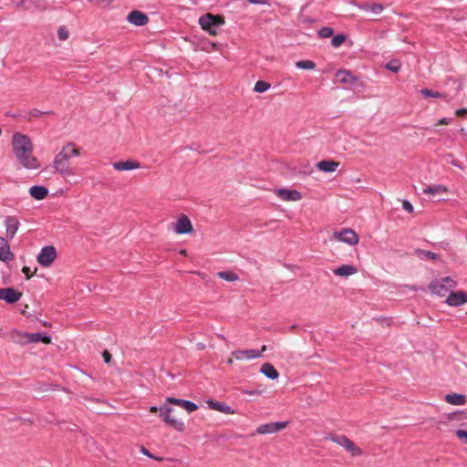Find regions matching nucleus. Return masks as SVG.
<instances>
[{
	"label": "nucleus",
	"mask_w": 467,
	"mask_h": 467,
	"mask_svg": "<svg viewBox=\"0 0 467 467\" xmlns=\"http://www.w3.org/2000/svg\"><path fill=\"white\" fill-rule=\"evenodd\" d=\"M23 273L25 274L26 279H29V267L28 266L23 267Z\"/></svg>",
	"instance_id": "3c124183"
},
{
	"label": "nucleus",
	"mask_w": 467,
	"mask_h": 467,
	"mask_svg": "<svg viewBox=\"0 0 467 467\" xmlns=\"http://www.w3.org/2000/svg\"><path fill=\"white\" fill-rule=\"evenodd\" d=\"M316 166L321 171L334 172L339 166V163L334 161H318Z\"/></svg>",
	"instance_id": "4be33fe9"
},
{
	"label": "nucleus",
	"mask_w": 467,
	"mask_h": 467,
	"mask_svg": "<svg viewBox=\"0 0 467 467\" xmlns=\"http://www.w3.org/2000/svg\"><path fill=\"white\" fill-rule=\"evenodd\" d=\"M152 459L157 460V461H162L163 460V458H160V457H157V456H154V455H153Z\"/></svg>",
	"instance_id": "bf43d9fd"
},
{
	"label": "nucleus",
	"mask_w": 467,
	"mask_h": 467,
	"mask_svg": "<svg viewBox=\"0 0 467 467\" xmlns=\"http://www.w3.org/2000/svg\"><path fill=\"white\" fill-rule=\"evenodd\" d=\"M451 164H452L453 166L460 167V165H459V164L457 163V161H451Z\"/></svg>",
	"instance_id": "4d7b16f0"
},
{
	"label": "nucleus",
	"mask_w": 467,
	"mask_h": 467,
	"mask_svg": "<svg viewBox=\"0 0 467 467\" xmlns=\"http://www.w3.org/2000/svg\"><path fill=\"white\" fill-rule=\"evenodd\" d=\"M158 410H160V409H159V408H157L156 406H151V407L150 408V412H157Z\"/></svg>",
	"instance_id": "603ef678"
},
{
	"label": "nucleus",
	"mask_w": 467,
	"mask_h": 467,
	"mask_svg": "<svg viewBox=\"0 0 467 467\" xmlns=\"http://www.w3.org/2000/svg\"><path fill=\"white\" fill-rule=\"evenodd\" d=\"M462 415H466V416H464V419H467V413H464V412H463V414H462Z\"/></svg>",
	"instance_id": "0e129e2a"
},
{
	"label": "nucleus",
	"mask_w": 467,
	"mask_h": 467,
	"mask_svg": "<svg viewBox=\"0 0 467 467\" xmlns=\"http://www.w3.org/2000/svg\"><path fill=\"white\" fill-rule=\"evenodd\" d=\"M166 402H168L170 404H173V405H178V406L183 408L188 412H192L198 409V406L190 400L176 399V398H172V397L167 398Z\"/></svg>",
	"instance_id": "dca6fc26"
},
{
	"label": "nucleus",
	"mask_w": 467,
	"mask_h": 467,
	"mask_svg": "<svg viewBox=\"0 0 467 467\" xmlns=\"http://www.w3.org/2000/svg\"><path fill=\"white\" fill-rule=\"evenodd\" d=\"M333 35V29L331 27H322L319 30V36L323 38L330 37Z\"/></svg>",
	"instance_id": "58836bf2"
},
{
	"label": "nucleus",
	"mask_w": 467,
	"mask_h": 467,
	"mask_svg": "<svg viewBox=\"0 0 467 467\" xmlns=\"http://www.w3.org/2000/svg\"><path fill=\"white\" fill-rule=\"evenodd\" d=\"M455 114L458 117H463L465 114H467V109H459L455 111Z\"/></svg>",
	"instance_id": "de8ad7c7"
},
{
	"label": "nucleus",
	"mask_w": 467,
	"mask_h": 467,
	"mask_svg": "<svg viewBox=\"0 0 467 467\" xmlns=\"http://www.w3.org/2000/svg\"><path fill=\"white\" fill-rule=\"evenodd\" d=\"M21 296L22 293L13 287L0 288V300H3L7 304H14L17 302Z\"/></svg>",
	"instance_id": "ddd939ff"
},
{
	"label": "nucleus",
	"mask_w": 467,
	"mask_h": 467,
	"mask_svg": "<svg viewBox=\"0 0 467 467\" xmlns=\"http://www.w3.org/2000/svg\"><path fill=\"white\" fill-rule=\"evenodd\" d=\"M463 414L462 411H455L446 415L448 420H461V416Z\"/></svg>",
	"instance_id": "79ce46f5"
},
{
	"label": "nucleus",
	"mask_w": 467,
	"mask_h": 467,
	"mask_svg": "<svg viewBox=\"0 0 467 467\" xmlns=\"http://www.w3.org/2000/svg\"><path fill=\"white\" fill-rule=\"evenodd\" d=\"M444 400L451 405L462 406L466 403L467 398L463 394L452 392L445 395Z\"/></svg>",
	"instance_id": "6ab92c4d"
},
{
	"label": "nucleus",
	"mask_w": 467,
	"mask_h": 467,
	"mask_svg": "<svg viewBox=\"0 0 467 467\" xmlns=\"http://www.w3.org/2000/svg\"><path fill=\"white\" fill-rule=\"evenodd\" d=\"M386 68L394 73H398L400 69V63L399 60H391L387 63Z\"/></svg>",
	"instance_id": "f704fd0d"
},
{
	"label": "nucleus",
	"mask_w": 467,
	"mask_h": 467,
	"mask_svg": "<svg viewBox=\"0 0 467 467\" xmlns=\"http://www.w3.org/2000/svg\"><path fill=\"white\" fill-rule=\"evenodd\" d=\"M333 273L337 276L348 277L358 273L356 266L351 265H342L333 270Z\"/></svg>",
	"instance_id": "aec40b11"
},
{
	"label": "nucleus",
	"mask_w": 467,
	"mask_h": 467,
	"mask_svg": "<svg viewBox=\"0 0 467 467\" xmlns=\"http://www.w3.org/2000/svg\"><path fill=\"white\" fill-rule=\"evenodd\" d=\"M270 88V84L264 81V80H258L254 88V90L257 93H263L265 92Z\"/></svg>",
	"instance_id": "72a5a7b5"
},
{
	"label": "nucleus",
	"mask_w": 467,
	"mask_h": 467,
	"mask_svg": "<svg viewBox=\"0 0 467 467\" xmlns=\"http://www.w3.org/2000/svg\"><path fill=\"white\" fill-rule=\"evenodd\" d=\"M421 258L430 259V260H436L439 258V255L435 253L430 252V251H420Z\"/></svg>",
	"instance_id": "4c0bfd02"
},
{
	"label": "nucleus",
	"mask_w": 467,
	"mask_h": 467,
	"mask_svg": "<svg viewBox=\"0 0 467 467\" xmlns=\"http://www.w3.org/2000/svg\"><path fill=\"white\" fill-rule=\"evenodd\" d=\"M330 439L332 441L343 447L352 456H359L362 454L361 449L346 436H332Z\"/></svg>",
	"instance_id": "6e6552de"
},
{
	"label": "nucleus",
	"mask_w": 467,
	"mask_h": 467,
	"mask_svg": "<svg viewBox=\"0 0 467 467\" xmlns=\"http://www.w3.org/2000/svg\"><path fill=\"white\" fill-rule=\"evenodd\" d=\"M288 425L287 421H276L262 424L256 428L257 434H272L285 429Z\"/></svg>",
	"instance_id": "9d476101"
},
{
	"label": "nucleus",
	"mask_w": 467,
	"mask_h": 467,
	"mask_svg": "<svg viewBox=\"0 0 467 467\" xmlns=\"http://www.w3.org/2000/svg\"><path fill=\"white\" fill-rule=\"evenodd\" d=\"M224 24V18L219 15L207 13L199 17V25L211 36L218 35V29Z\"/></svg>",
	"instance_id": "20e7f679"
},
{
	"label": "nucleus",
	"mask_w": 467,
	"mask_h": 467,
	"mask_svg": "<svg viewBox=\"0 0 467 467\" xmlns=\"http://www.w3.org/2000/svg\"><path fill=\"white\" fill-rule=\"evenodd\" d=\"M31 327H33L34 329H36L37 328V323H34V325H31Z\"/></svg>",
	"instance_id": "052dcab7"
},
{
	"label": "nucleus",
	"mask_w": 467,
	"mask_h": 467,
	"mask_svg": "<svg viewBox=\"0 0 467 467\" xmlns=\"http://www.w3.org/2000/svg\"><path fill=\"white\" fill-rule=\"evenodd\" d=\"M217 275L225 280V281H228V282H234V281H237L239 280V276L237 274H235L234 272L233 271H223V272H218L217 273Z\"/></svg>",
	"instance_id": "2f4dec72"
},
{
	"label": "nucleus",
	"mask_w": 467,
	"mask_h": 467,
	"mask_svg": "<svg viewBox=\"0 0 467 467\" xmlns=\"http://www.w3.org/2000/svg\"><path fill=\"white\" fill-rule=\"evenodd\" d=\"M445 302L450 306H460L467 303V293L463 291H451V293L446 297Z\"/></svg>",
	"instance_id": "4468645a"
},
{
	"label": "nucleus",
	"mask_w": 467,
	"mask_h": 467,
	"mask_svg": "<svg viewBox=\"0 0 467 467\" xmlns=\"http://www.w3.org/2000/svg\"><path fill=\"white\" fill-rule=\"evenodd\" d=\"M265 349L266 346H263L262 350L260 351L255 349L235 350L232 352V356L238 360L254 359L260 358Z\"/></svg>",
	"instance_id": "f8f14e48"
},
{
	"label": "nucleus",
	"mask_w": 467,
	"mask_h": 467,
	"mask_svg": "<svg viewBox=\"0 0 467 467\" xmlns=\"http://www.w3.org/2000/svg\"><path fill=\"white\" fill-rule=\"evenodd\" d=\"M13 340L16 343L26 345L29 343V334L22 333L20 331L15 330L11 334Z\"/></svg>",
	"instance_id": "c756f323"
},
{
	"label": "nucleus",
	"mask_w": 467,
	"mask_h": 467,
	"mask_svg": "<svg viewBox=\"0 0 467 467\" xmlns=\"http://www.w3.org/2000/svg\"><path fill=\"white\" fill-rule=\"evenodd\" d=\"M102 357H103V359H104L105 363H109L110 358H111V355L109 354V352L108 350H105L102 353Z\"/></svg>",
	"instance_id": "49530a36"
},
{
	"label": "nucleus",
	"mask_w": 467,
	"mask_h": 467,
	"mask_svg": "<svg viewBox=\"0 0 467 467\" xmlns=\"http://www.w3.org/2000/svg\"><path fill=\"white\" fill-rule=\"evenodd\" d=\"M420 92L426 99H428V98L442 99L446 102L451 101V99L445 93H441V92L434 91V90L429 89V88H421Z\"/></svg>",
	"instance_id": "b1692460"
},
{
	"label": "nucleus",
	"mask_w": 467,
	"mask_h": 467,
	"mask_svg": "<svg viewBox=\"0 0 467 467\" xmlns=\"http://www.w3.org/2000/svg\"><path fill=\"white\" fill-rule=\"evenodd\" d=\"M296 67L300 69H314L316 64L311 60H299L296 63Z\"/></svg>",
	"instance_id": "473e14b6"
},
{
	"label": "nucleus",
	"mask_w": 467,
	"mask_h": 467,
	"mask_svg": "<svg viewBox=\"0 0 467 467\" xmlns=\"http://www.w3.org/2000/svg\"><path fill=\"white\" fill-rule=\"evenodd\" d=\"M79 155L80 150L77 148L76 144L74 142H67L54 157L52 166L55 172L64 179L75 175L73 169L70 167L69 160Z\"/></svg>",
	"instance_id": "f257e3e1"
},
{
	"label": "nucleus",
	"mask_w": 467,
	"mask_h": 467,
	"mask_svg": "<svg viewBox=\"0 0 467 467\" xmlns=\"http://www.w3.org/2000/svg\"><path fill=\"white\" fill-rule=\"evenodd\" d=\"M455 435L458 439L462 441L464 443H467V431L464 430H457L455 431Z\"/></svg>",
	"instance_id": "ea45409f"
},
{
	"label": "nucleus",
	"mask_w": 467,
	"mask_h": 467,
	"mask_svg": "<svg viewBox=\"0 0 467 467\" xmlns=\"http://www.w3.org/2000/svg\"><path fill=\"white\" fill-rule=\"evenodd\" d=\"M12 150L16 160L26 168L29 167V139L16 132L12 138Z\"/></svg>",
	"instance_id": "f03ea898"
},
{
	"label": "nucleus",
	"mask_w": 467,
	"mask_h": 467,
	"mask_svg": "<svg viewBox=\"0 0 467 467\" xmlns=\"http://www.w3.org/2000/svg\"><path fill=\"white\" fill-rule=\"evenodd\" d=\"M40 167V163L38 161L31 156V169H38Z\"/></svg>",
	"instance_id": "a18cd8bd"
},
{
	"label": "nucleus",
	"mask_w": 467,
	"mask_h": 467,
	"mask_svg": "<svg viewBox=\"0 0 467 467\" xmlns=\"http://www.w3.org/2000/svg\"><path fill=\"white\" fill-rule=\"evenodd\" d=\"M211 47H212L213 50H217L218 49V46L215 43H211Z\"/></svg>",
	"instance_id": "864d4df0"
},
{
	"label": "nucleus",
	"mask_w": 467,
	"mask_h": 467,
	"mask_svg": "<svg viewBox=\"0 0 467 467\" xmlns=\"http://www.w3.org/2000/svg\"><path fill=\"white\" fill-rule=\"evenodd\" d=\"M6 235L10 238L14 237L18 228V221L15 217H7L5 220Z\"/></svg>",
	"instance_id": "bb28decb"
},
{
	"label": "nucleus",
	"mask_w": 467,
	"mask_h": 467,
	"mask_svg": "<svg viewBox=\"0 0 467 467\" xmlns=\"http://www.w3.org/2000/svg\"><path fill=\"white\" fill-rule=\"evenodd\" d=\"M447 186L443 184H435V185H428L423 190L422 192L428 195H437L448 192Z\"/></svg>",
	"instance_id": "5701e85b"
},
{
	"label": "nucleus",
	"mask_w": 467,
	"mask_h": 467,
	"mask_svg": "<svg viewBox=\"0 0 467 467\" xmlns=\"http://www.w3.org/2000/svg\"><path fill=\"white\" fill-rule=\"evenodd\" d=\"M337 81L346 85H353L357 82L358 78L354 77L351 72L348 70H338L336 73Z\"/></svg>",
	"instance_id": "a211bd4d"
},
{
	"label": "nucleus",
	"mask_w": 467,
	"mask_h": 467,
	"mask_svg": "<svg viewBox=\"0 0 467 467\" xmlns=\"http://www.w3.org/2000/svg\"><path fill=\"white\" fill-rule=\"evenodd\" d=\"M52 341L51 336L47 332H31V345L43 343L49 345Z\"/></svg>",
	"instance_id": "412c9836"
},
{
	"label": "nucleus",
	"mask_w": 467,
	"mask_h": 467,
	"mask_svg": "<svg viewBox=\"0 0 467 467\" xmlns=\"http://www.w3.org/2000/svg\"><path fill=\"white\" fill-rule=\"evenodd\" d=\"M172 231L177 234H187L193 232V226L187 215H181L171 226Z\"/></svg>",
	"instance_id": "1a4fd4ad"
},
{
	"label": "nucleus",
	"mask_w": 467,
	"mask_h": 467,
	"mask_svg": "<svg viewBox=\"0 0 467 467\" xmlns=\"http://www.w3.org/2000/svg\"><path fill=\"white\" fill-rule=\"evenodd\" d=\"M57 257V252L55 246H44L36 255V262L42 267H50Z\"/></svg>",
	"instance_id": "39448f33"
},
{
	"label": "nucleus",
	"mask_w": 467,
	"mask_h": 467,
	"mask_svg": "<svg viewBox=\"0 0 467 467\" xmlns=\"http://www.w3.org/2000/svg\"><path fill=\"white\" fill-rule=\"evenodd\" d=\"M332 239L348 245H356L359 242L358 234L350 228H344L341 231L334 232Z\"/></svg>",
	"instance_id": "423d86ee"
},
{
	"label": "nucleus",
	"mask_w": 467,
	"mask_h": 467,
	"mask_svg": "<svg viewBox=\"0 0 467 467\" xmlns=\"http://www.w3.org/2000/svg\"><path fill=\"white\" fill-rule=\"evenodd\" d=\"M346 41V36L344 35H337L333 36L331 40V44L334 47H340Z\"/></svg>",
	"instance_id": "c9c22d12"
},
{
	"label": "nucleus",
	"mask_w": 467,
	"mask_h": 467,
	"mask_svg": "<svg viewBox=\"0 0 467 467\" xmlns=\"http://www.w3.org/2000/svg\"><path fill=\"white\" fill-rule=\"evenodd\" d=\"M42 324H43V326H45V327H51V324H50V323H48V322H47V321H44Z\"/></svg>",
	"instance_id": "5fc2aeb1"
},
{
	"label": "nucleus",
	"mask_w": 467,
	"mask_h": 467,
	"mask_svg": "<svg viewBox=\"0 0 467 467\" xmlns=\"http://www.w3.org/2000/svg\"><path fill=\"white\" fill-rule=\"evenodd\" d=\"M173 410L166 405H163L160 408L161 417L163 421L169 426L172 427L178 431H182L184 430V423L182 420L172 417L171 414Z\"/></svg>",
	"instance_id": "0eeeda50"
},
{
	"label": "nucleus",
	"mask_w": 467,
	"mask_h": 467,
	"mask_svg": "<svg viewBox=\"0 0 467 467\" xmlns=\"http://www.w3.org/2000/svg\"><path fill=\"white\" fill-rule=\"evenodd\" d=\"M51 111H41L39 109H31V117L40 118L45 115H49Z\"/></svg>",
	"instance_id": "a19ab883"
},
{
	"label": "nucleus",
	"mask_w": 467,
	"mask_h": 467,
	"mask_svg": "<svg viewBox=\"0 0 467 467\" xmlns=\"http://www.w3.org/2000/svg\"><path fill=\"white\" fill-rule=\"evenodd\" d=\"M26 308H27V306H25L24 309L21 311L23 314L26 312Z\"/></svg>",
	"instance_id": "e2e57ef3"
},
{
	"label": "nucleus",
	"mask_w": 467,
	"mask_h": 467,
	"mask_svg": "<svg viewBox=\"0 0 467 467\" xmlns=\"http://www.w3.org/2000/svg\"><path fill=\"white\" fill-rule=\"evenodd\" d=\"M180 254H182V255H186L187 252H186V250L182 249V250L180 251Z\"/></svg>",
	"instance_id": "6e6d98bb"
},
{
	"label": "nucleus",
	"mask_w": 467,
	"mask_h": 467,
	"mask_svg": "<svg viewBox=\"0 0 467 467\" xmlns=\"http://www.w3.org/2000/svg\"><path fill=\"white\" fill-rule=\"evenodd\" d=\"M248 3L253 5H267L269 0H246Z\"/></svg>",
	"instance_id": "c03bdc74"
},
{
	"label": "nucleus",
	"mask_w": 467,
	"mask_h": 467,
	"mask_svg": "<svg viewBox=\"0 0 467 467\" xmlns=\"http://www.w3.org/2000/svg\"><path fill=\"white\" fill-rule=\"evenodd\" d=\"M207 403H208L209 407L213 410H218L221 412H224V413H233V410H231V408L223 403L213 401V400H209Z\"/></svg>",
	"instance_id": "7c9ffc66"
},
{
	"label": "nucleus",
	"mask_w": 467,
	"mask_h": 467,
	"mask_svg": "<svg viewBox=\"0 0 467 467\" xmlns=\"http://www.w3.org/2000/svg\"><path fill=\"white\" fill-rule=\"evenodd\" d=\"M140 451H141L144 455H146V456H148V457H150V458H153V455H152V454H151V453H150L147 449H145L144 447H141Z\"/></svg>",
	"instance_id": "8fccbe9b"
},
{
	"label": "nucleus",
	"mask_w": 467,
	"mask_h": 467,
	"mask_svg": "<svg viewBox=\"0 0 467 467\" xmlns=\"http://www.w3.org/2000/svg\"><path fill=\"white\" fill-rule=\"evenodd\" d=\"M127 20L135 26H145L149 22L148 16L139 10H134L130 12L127 17Z\"/></svg>",
	"instance_id": "2eb2a0df"
},
{
	"label": "nucleus",
	"mask_w": 467,
	"mask_h": 467,
	"mask_svg": "<svg viewBox=\"0 0 467 467\" xmlns=\"http://www.w3.org/2000/svg\"><path fill=\"white\" fill-rule=\"evenodd\" d=\"M57 36L60 40L65 41L68 38L69 33L66 27L61 26L57 30Z\"/></svg>",
	"instance_id": "e433bc0d"
},
{
	"label": "nucleus",
	"mask_w": 467,
	"mask_h": 467,
	"mask_svg": "<svg viewBox=\"0 0 467 467\" xmlns=\"http://www.w3.org/2000/svg\"><path fill=\"white\" fill-rule=\"evenodd\" d=\"M260 371L270 379H276L279 376L278 371L270 363H265L262 365Z\"/></svg>",
	"instance_id": "a878e982"
},
{
	"label": "nucleus",
	"mask_w": 467,
	"mask_h": 467,
	"mask_svg": "<svg viewBox=\"0 0 467 467\" xmlns=\"http://www.w3.org/2000/svg\"><path fill=\"white\" fill-rule=\"evenodd\" d=\"M12 258L7 241L5 238L0 237V260L8 261Z\"/></svg>",
	"instance_id": "cd10ccee"
},
{
	"label": "nucleus",
	"mask_w": 467,
	"mask_h": 467,
	"mask_svg": "<svg viewBox=\"0 0 467 467\" xmlns=\"http://www.w3.org/2000/svg\"><path fill=\"white\" fill-rule=\"evenodd\" d=\"M48 194L47 188L44 186H32L31 187V197L35 198L36 200H43L45 199Z\"/></svg>",
	"instance_id": "c85d7f7f"
},
{
	"label": "nucleus",
	"mask_w": 467,
	"mask_h": 467,
	"mask_svg": "<svg viewBox=\"0 0 467 467\" xmlns=\"http://www.w3.org/2000/svg\"><path fill=\"white\" fill-rule=\"evenodd\" d=\"M37 269L35 268L34 272L30 274V276L32 277L36 273Z\"/></svg>",
	"instance_id": "680f3d73"
},
{
	"label": "nucleus",
	"mask_w": 467,
	"mask_h": 467,
	"mask_svg": "<svg viewBox=\"0 0 467 467\" xmlns=\"http://www.w3.org/2000/svg\"><path fill=\"white\" fill-rule=\"evenodd\" d=\"M457 286V282L451 276L433 279L429 284L430 291L437 296L444 297Z\"/></svg>",
	"instance_id": "7ed1b4c3"
},
{
	"label": "nucleus",
	"mask_w": 467,
	"mask_h": 467,
	"mask_svg": "<svg viewBox=\"0 0 467 467\" xmlns=\"http://www.w3.org/2000/svg\"><path fill=\"white\" fill-rule=\"evenodd\" d=\"M402 208H403L406 212H408V213H413V206H412V204H411L409 201H407V200H405V201H403V202H402Z\"/></svg>",
	"instance_id": "37998d69"
},
{
	"label": "nucleus",
	"mask_w": 467,
	"mask_h": 467,
	"mask_svg": "<svg viewBox=\"0 0 467 467\" xmlns=\"http://www.w3.org/2000/svg\"><path fill=\"white\" fill-rule=\"evenodd\" d=\"M226 362H227L228 365H232L233 364V358H228Z\"/></svg>",
	"instance_id": "13d9d810"
},
{
	"label": "nucleus",
	"mask_w": 467,
	"mask_h": 467,
	"mask_svg": "<svg viewBox=\"0 0 467 467\" xmlns=\"http://www.w3.org/2000/svg\"><path fill=\"white\" fill-rule=\"evenodd\" d=\"M449 123H450V119H447V118H442V119H441L438 121L437 125H448Z\"/></svg>",
	"instance_id": "09e8293b"
},
{
	"label": "nucleus",
	"mask_w": 467,
	"mask_h": 467,
	"mask_svg": "<svg viewBox=\"0 0 467 467\" xmlns=\"http://www.w3.org/2000/svg\"><path fill=\"white\" fill-rule=\"evenodd\" d=\"M274 193L285 202H298L303 198L302 193L297 190L275 189L274 190Z\"/></svg>",
	"instance_id": "9b49d317"
},
{
	"label": "nucleus",
	"mask_w": 467,
	"mask_h": 467,
	"mask_svg": "<svg viewBox=\"0 0 467 467\" xmlns=\"http://www.w3.org/2000/svg\"><path fill=\"white\" fill-rule=\"evenodd\" d=\"M112 166L116 171H131V170L139 169L140 167V164L137 161L128 160L125 161H116L112 164Z\"/></svg>",
	"instance_id": "f3484780"
},
{
	"label": "nucleus",
	"mask_w": 467,
	"mask_h": 467,
	"mask_svg": "<svg viewBox=\"0 0 467 467\" xmlns=\"http://www.w3.org/2000/svg\"><path fill=\"white\" fill-rule=\"evenodd\" d=\"M358 7L361 10L370 12L374 15H379L383 11V5L377 3H365L358 5Z\"/></svg>",
	"instance_id": "393cba45"
}]
</instances>
